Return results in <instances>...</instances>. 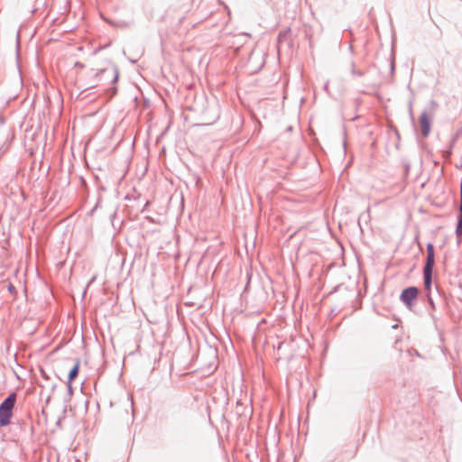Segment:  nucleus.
I'll return each mask as SVG.
<instances>
[{
	"mask_svg": "<svg viewBox=\"0 0 462 462\" xmlns=\"http://www.w3.org/2000/svg\"><path fill=\"white\" fill-rule=\"evenodd\" d=\"M16 401L15 393H11L0 404V426H7L11 422L13 409Z\"/></svg>",
	"mask_w": 462,
	"mask_h": 462,
	"instance_id": "f257e3e1",
	"label": "nucleus"
},
{
	"mask_svg": "<svg viewBox=\"0 0 462 462\" xmlns=\"http://www.w3.org/2000/svg\"><path fill=\"white\" fill-rule=\"evenodd\" d=\"M418 294L419 291L416 287H409L402 291L401 300L408 308L411 309L413 301L417 299Z\"/></svg>",
	"mask_w": 462,
	"mask_h": 462,
	"instance_id": "f03ea898",
	"label": "nucleus"
},
{
	"mask_svg": "<svg viewBox=\"0 0 462 462\" xmlns=\"http://www.w3.org/2000/svg\"><path fill=\"white\" fill-rule=\"evenodd\" d=\"M430 120L431 116L427 112H423L420 116L419 123L423 136H427L430 132Z\"/></svg>",
	"mask_w": 462,
	"mask_h": 462,
	"instance_id": "7ed1b4c3",
	"label": "nucleus"
},
{
	"mask_svg": "<svg viewBox=\"0 0 462 462\" xmlns=\"http://www.w3.org/2000/svg\"><path fill=\"white\" fill-rule=\"evenodd\" d=\"M434 266V245L431 243L427 245V261L424 269L433 270Z\"/></svg>",
	"mask_w": 462,
	"mask_h": 462,
	"instance_id": "20e7f679",
	"label": "nucleus"
},
{
	"mask_svg": "<svg viewBox=\"0 0 462 462\" xmlns=\"http://www.w3.org/2000/svg\"><path fill=\"white\" fill-rule=\"evenodd\" d=\"M79 370V361L78 360L69 374L68 385L70 387L73 380L78 376Z\"/></svg>",
	"mask_w": 462,
	"mask_h": 462,
	"instance_id": "39448f33",
	"label": "nucleus"
},
{
	"mask_svg": "<svg viewBox=\"0 0 462 462\" xmlns=\"http://www.w3.org/2000/svg\"><path fill=\"white\" fill-rule=\"evenodd\" d=\"M423 273H424L425 287L427 289H429L430 287V284H431L432 270H426V269H424Z\"/></svg>",
	"mask_w": 462,
	"mask_h": 462,
	"instance_id": "423d86ee",
	"label": "nucleus"
},
{
	"mask_svg": "<svg viewBox=\"0 0 462 462\" xmlns=\"http://www.w3.org/2000/svg\"><path fill=\"white\" fill-rule=\"evenodd\" d=\"M459 210H460V215H459L458 222H457V234L459 236H462V207H460Z\"/></svg>",
	"mask_w": 462,
	"mask_h": 462,
	"instance_id": "0eeeda50",
	"label": "nucleus"
}]
</instances>
